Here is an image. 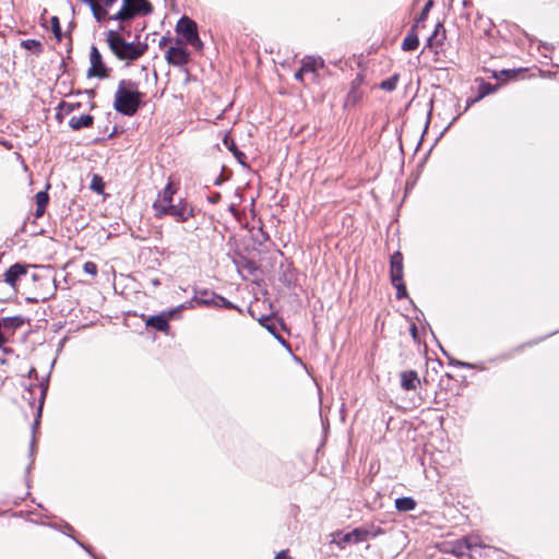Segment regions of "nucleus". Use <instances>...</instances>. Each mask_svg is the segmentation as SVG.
Returning <instances> with one entry per match:
<instances>
[{
    "mask_svg": "<svg viewBox=\"0 0 559 559\" xmlns=\"http://www.w3.org/2000/svg\"><path fill=\"white\" fill-rule=\"evenodd\" d=\"M106 43L112 55L126 64L141 58L147 49L146 44L127 41L119 32L112 29L106 33Z\"/></svg>",
    "mask_w": 559,
    "mask_h": 559,
    "instance_id": "nucleus-1",
    "label": "nucleus"
},
{
    "mask_svg": "<svg viewBox=\"0 0 559 559\" xmlns=\"http://www.w3.org/2000/svg\"><path fill=\"white\" fill-rule=\"evenodd\" d=\"M141 103V93L135 84L121 81L115 94V109L126 116H132L136 112Z\"/></svg>",
    "mask_w": 559,
    "mask_h": 559,
    "instance_id": "nucleus-2",
    "label": "nucleus"
},
{
    "mask_svg": "<svg viewBox=\"0 0 559 559\" xmlns=\"http://www.w3.org/2000/svg\"><path fill=\"white\" fill-rule=\"evenodd\" d=\"M381 533L382 532L380 528L370 530V527H357L348 533L337 531L331 534V543L335 544L338 548L344 549L349 544H358L365 542L370 536L374 537Z\"/></svg>",
    "mask_w": 559,
    "mask_h": 559,
    "instance_id": "nucleus-3",
    "label": "nucleus"
},
{
    "mask_svg": "<svg viewBox=\"0 0 559 559\" xmlns=\"http://www.w3.org/2000/svg\"><path fill=\"white\" fill-rule=\"evenodd\" d=\"M37 274L29 273L28 266L22 263L11 265L4 273V283L9 285L13 292L19 293L21 285L29 281H36Z\"/></svg>",
    "mask_w": 559,
    "mask_h": 559,
    "instance_id": "nucleus-4",
    "label": "nucleus"
},
{
    "mask_svg": "<svg viewBox=\"0 0 559 559\" xmlns=\"http://www.w3.org/2000/svg\"><path fill=\"white\" fill-rule=\"evenodd\" d=\"M151 12V4L147 0H122L121 9L111 15V20L128 21L138 14H147Z\"/></svg>",
    "mask_w": 559,
    "mask_h": 559,
    "instance_id": "nucleus-5",
    "label": "nucleus"
},
{
    "mask_svg": "<svg viewBox=\"0 0 559 559\" xmlns=\"http://www.w3.org/2000/svg\"><path fill=\"white\" fill-rule=\"evenodd\" d=\"M176 31L182 36L187 45H190L198 50L202 49L203 43L199 37L198 26L194 21L187 16H182L177 23Z\"/></svg>",
    "mask_w": 559,
    "mask_h": 559,
    "instance_id": "nucleus-6",
    "label": "nucleus"
},
{
    "mask_svg": "<svg viewBox=\"0 0 559 559\" xmlns=\"http://www.w3.org/2000/svg\"><path fill=\"white\" fill-rule=\"evenodd\" d=\"M198 306H212L216 308H234V305L226 298L211 293L207 290L200 292L198 296H194L190 301V307Z\"/></svg>",
    "mask_w": 559,
    "mask_h": 559,
    "instance_id": "nucleus-7",
    "label": "nucleus"
},
{
    "mask_svg": "<svg viewBox=\"0 0 559 559\" xmlns=\"http://www.w3.org/2000/svg\"><path fill=\"white\" fill-rule=\"evenodd\" d=\"M175 193L176 190L170 182L158 193L153 203V210L156 217L159 218L166 215V209L173 204Z\"/></svg>",
    "mask_w": 559,
    "mask_h": 559,
    "instance_id": "nucleus-8",
    "label": "nucleus"
},
{
    "mask_svg": "<svg viewBox=\"0 0 559 559\" xmlns=\"http://www.w3.org/2000/svg\"><path fill=\"white\" fill-rule=\"evenodd\" d=\"M166 215L173 216L178 223H185L193 217L194 211L185 200H179L178 203L171 204L166 209Z\"/></svg>",
    "mask_w": 559,
    "mask_h": 559,
    "instance_id": "nucleus-9",
    "label": "nucleus"
},
{
    "mask_svg": "<svg viewBox=\"0 0 559 559\" xmlns=\"http://www.w3.org/2000/svg\"><path fill=\"white\" fill-rule=\"evenodd\" d=\"M91 68L88 70L90 76L105 78L107 76V68L103 62L102 55L97 47L92 46L90 52Z\"/></svg>",
    "mask_w": 559,
    "mask_h": 559,
    "instance_id": "nucleus-10",
    "label": "nucleus"
},
{
    "mask_svg": "<svg viewBox=\"0 0 559 559\" xmlns=\"http://www.w3.org/2000/svg\"><path fill=\"white\" fill-rule=\"evenodd\" d=\"M82 2L90 5L94 17L100 22L107 15L109 9L116 3V0H81Z\"/></svg>",
    "mask_w": 559,
    "mask_h": 559,
    "instance_id": "nucleus-11",
    "label": "nucleus"
},
{
    "mask_svg": "<svg viewBox=\"0 0 559 559\" xmlns=\"http://www.w3.org/2000/svg\"><path fill=\"white\" fill-rule=\"evenodd\" d=\"M167 62L173 66H183L189 60V52L181 46L170 47L165 56Z\"/></svg>",
    "mask_w": 559,
    "mask_h": 559,
    "instance_id": "nucleus-12",
    "label": "nucleus"
},
{
    "mask_svg": "<svg viewBox=\"0 0 559 559\" xmlns=\"http://www.w3.org/2000/svg\"><path fill=\"white\" fill-rule=\"evenodd\" d=\"M401 386L405 391H414L420 384L418 374L414 370H406L400 373Z\"/></svg>",
    "mask_w": 559,
    "mask_h": 559,
    "instance_id": "nucleus-13",
    "label": "nucleus"
},
{
    "mask_svg": "<svg viewBox=\"0 0 559 559\" xmlns=\"http://www.w3.org/2000/svg\"><path fill=\"white\" fill-rule=\"evenodd\" d=\"M169 320H170V314L159 313L157 316H152V317L147 318L145 323L147 326H151L157 331L167 332L169 329Z\"/></svg>",
    "mask_w": 559,
    "mask_h": 559,
    "instance_id": "nucleus-14",
    "label": "nucleus"
},
{
    "mask_svg": "<svg viewBox=\"0 0 559 559\" xmlns=\"http://www.w3.org/2000/svg\"><path fill=\"white\" fill-rule=\"evenodd\" d=\"M403 280V257L400 252H395L391 257V281L396 283Z\"/></svg>",
    "mask_w": 559,
    "mask_h": 559,
    "instance_id": "nucleus-15",
    "label": "nucleus"
},
{
    "mask_svg": "<svg viewBox=\"0 0 559 559\" xmlns=\"http://www.w3.org/2000/svg\"><path fill=\"white\" fill-rule=\"evenodd\" d=\"M93 117L91 115L73 116L69 120V126L73 130H80L92 126Z\"/></svg>",
    "mask_w": 559,
    "mask_h": 559,
    "instance_id": "nucleus-16",
    "label": "nucleus"
},
{
    "mask_svg": "<svg viewBox=\"0 0 559 559\" xmlns=\"http://www.w3.org/2000/svg\"><path fill=\"white\" fill-rule=\"evenodd\" d=\"M259 323L265 328L272 335H274L281 343L285 344V341L278 335L277 323L270 317H262L259 319Z\"/></svg>",
    "mask_w": 559,
    "mask_h": 559,
    "instance_id": "nucleus-17",
    "label": "nucleus"
},
{
    "mask_svg": "<svg viewBox=\"0 0 559 559\" xmlns=\"http://www.w3.org/2000/svg\"><path fill=\"white\" fill-rule=\"evenodd\" d=\"M416 502L411 497H402L395 500V508L401 512H407L414 510Z\"/></svg>",
    "mask_w": 559,
    "mask_h": 559,
    "instance_id": "nucleus-18",
    "label": "nucleus"
},
{
    "mask_svg": "<svg viewBox=\"0 0 559 559\" xmlns=\"http://www.w3.org/2000/svg\"><path fill=\"white\" fill-rule=\"evenodd\" d=\"M323 61L314 57H306L302 60L301 69L305 73L314 72L318 67H322Z\"/></svg>",
    "mask_w": 559,
    "mask_h": 559,
    "instance_id": "nucleus-19",
    "label": "nucleus"
},
{
    "mask_svg": "<svg viewBox=\"0 0 559 559\" xmlns=\"http://www.w3.org/2000/svg\"><path fill=\"white\" fill-rule=\"evenodd\" d=\"M35 198H36V204H37L36 216L39 217L45 212V207L49 201V197L46 191H39L36 193Z\"/></svg>",
    "mask_w": 559,
    "mask_h": 559,
    "instance_id": "nucleus-20",
    "label": "nucleus"
},
{
    "mask_svg": "<svg viewBox=\"0 0 559 559\" xmlns=\"http://www.w3.org/2000/svg\"><path fill=\"white\" fill-rule=\"evenodd\" d=\"M419 45V40L417 35L414 32H411L407 34V36L404 38L402 43V48L405 51L415 50Z\"/></svg>",
    "mask_w": 559,
    "mask_h": 559,
    "instance_id": "nucleus-21",
    "label": "nucleus"
},
{
    "mask_svg": "<svg viewBox=\"0 0 559 559\" xmlns=\"http://www.w3.org/2000/svg\"><path fill=\"white\" fill-rule=\"evenodd\" d=\"M459 545H464V547L468 550H473L477 547H485V545L480 542L479 537L474 535L465 537L464 539L461 540Z\"/></svg>",
    "mask_w": 559,
    "mask_h": 559,
    "instance_id": "nucleus-22",
    "label": "nucleus"
},
{
    "mask_svg": "<svg viewBox=\"0 0 559 559\" xmlns=\"http://www.w3.org/2000/svg\"><path fill=\"white\" fill-rule=\"evenodd\" d=\"M21 46L26 50L34 51L35 53H40L43 49L40 41L36 39L22 40Z\"/></svg>",
    "mask_w": 559,
    "mask_h": 559,
    "instance_id": "nucleus-23",
    "label": "nucleus"
},
{
    "mask_svg": "<svg viewBox=\"0 0 559 559\" xmlns=\"http://www.w3.org/2000/svg\"><path fill=\"white\" fill-rule=\"evenodd\" d=\"M519 72H521V70H502L499 74H496L495 78L506 82L515 79Z\"/></svg>",
    "mask_w": 559,
    "mask_h": 559,
    "instance_id": "nucleus-24",
    "label": "nucleus"
},
{
    "mask_svg": "<svg viewBox=\"0 0 559 559\" xmlns=\"http://www.w3.org/2000/svg\"><path fill=\"white\" fill-rule=\"evenodd\" d=\"M397 81H399V76L397 75H393V76L384 80L381 83V88H383L384 91H388V92H392V91H394L396 88Z\"/></svg>",
    "mask_w": 559,
    "mask_h": 559,
    "instance_id": "nucleus-25",
    "label": "nucleus"
},
{
    "mask_svg": "<svg viewBox=\"0 0 559 559\" xmlns=\"http://www.w3.org/2000/svg\"><path fill=\"white\" fill-rule=\"evenodd\" d=\"M393 286L396 288V298L401 299L406 296V287L402 281H397L396 283H392Z\"/></svg>",
    "mask_w": 559,
    "mask_h": 559,
    "instance_id": "nucleus-26",
    "label": "nucleus"
},
{
    "mask_svg": "<svg viewBox=\"0 0 559 559\" xmlns=\"http://www.w3.org/2000/svg\"><path fill=\"white\" fill-rule=\"evenodd\" d=\"M51 28H52L55 36L58 39H60L61 38V27H60V23H59V20L57 16H53L51 19Z\"/></svg>",
    "mask_w": 559,
    "mask_h": 559,
    "instance_id": "nucleus-27",
    "label": "nucleus"
},
{
    "mask_svg": "<svg viewBox=\"0 0 559 559\" xmlns=\"http://www.w3.org/2000/svg\"><path fill=\"white\" fill-rule=\"evenodd\" d=\"M85 273L95 276L97 274V265L94 262L87 261L83 265Z\"/></svg>",
    "mask_w": 559,
    "mask_h": 559,
    "instance_id": "nucleus-28",
    "label": "nucleus"
},
{
    "mask_svg": "<svg viewBox=\"0 0 559 559\" xmlns=\"http://www.w3.org/2000/svg\"><path fill=\"white\" fill-rule=\"evenodd\" d=\"M432 5H433V0H428L419 15L418 21H423L427 17V14L430 11V9L432 8Z\"/></svg>",
    "mask_w": 559,
    "mask_h": 559,
    "instance_id": "nucleus-29",
    "label": "nucleus"
},
{
    "mask_svg": "<svg viewBox=\"0 0 559 559\" xmlns=\"http://www.w3.org/2000/svg\"><path fill=\"white\" fill-rule=\"evenodd\" d=\"M91 188L97 192H102L103 190V182L102 180L98 178V177H94L92 183H91Z\"/></svg>",
    "mask_w": 559,
    "mask_h": 559,
    "instance_id": "nucleus-30",
    "label": "nucleus"
},
{
    "mask_svg": "<svg viewBox=\"0 0 559 559\" xmlns=\"http://www.w3.org/2000/svg\"><path fill=\"white\" fill-rule=\"evenodd\" d=\"M186 308H191L190 307V301L188 304H183V305H180L179 307L175 308V309H171L167 312H162L163 314H170V319H173V317L176 314L177 311L181 310V309H186Z\"/></svg>",
    "mask_w": 559,
    "mask_h": 559,
    "instance_id": "nucleus-31",
    "label": "nucleus"
},
{
    "mask_svg": "<svg viewBox=\"0 0 559 559\" xmlns=\"http://www.w3.org/2000/svg\"><path fill=\"white\" fill-rule=\"evenodd\" d=\"M186 308H191L190 307V301L188 304H183V305H180L179 307L175 308V309H171L167 312H162L163 314H170V319H173V317L176 314L177 311L181 310V309H186Z\"/></svg>",
    "mask_w": 559,
    "mask_h": 559,
    "instance_id": "nucleus-32",
    "label": "nucleus"
},
{
    "mask_svg": "<svg viewBox=\"0 0 559 559\" xmlns=\"http://www.w3.org/2000/svg\"><path fill=\"white\" fill-rule=\"evenodd\" d=\"M451 365L459 366L461 368H469V369L474 368L473 364L464 362V361H460V360L452 361Z\"/></svg>",
    "mask_w": 559,
    "mask_h": 559,
    "instance_id": "nucleus-33",
    "label": "nucleus"
},
{
    "mask_svg": "<svg viewBox=\"0 0 559 559\" xmlns=\"http://www.w3.org/2000/svg\"><path fill=\"white\" fill-rule=\"evenodd\" d=\"M461 543V540L456 542L455 544V552L460 556L464 555L465 550H467L464 545L460 546L459 544Z\"/></svg>",
    "mask_w": 559,
    "mask_h": 559,
    "instance_id": "nucleus-34",
    "label": "nucleus"
},
{
    "mask_svg": "<svg viewBox=\"0 0 559 559\" xmlns=\"http://www.w3.org/2000/svg\"><path fill=\"white\" fill-rule=\"evenodd\" d=\"M275 559H288V554L286 550H282L276 554Z\"/></svg>",
    "mask_w": 559,
    "mask_h": 559,
    "instance_id": "nucleus-35",
    "label": "nucleus"
},
{
    "mask_svg": "<svg viewBox=\"0 0 559 559\" xmlns=\"http://www.w3.org/2000/svg\"><path fill=\"white\" fill-rule=\"evenodd\" d=\"M304 74H305V72H304V71H302V69L300 68V69L295 73V79H296V80H298V81H302Z\"/></svg>",
    "mask_w": 559,
    "mask_h": 559,
    "instance_id": "nucleus-36",
    "label": "nucleus"
},
{
    "mask_svg": "<svg viewBox=\"0 0 559 559\" xmlns=\"http://www.w3.org/2000/svg\"><path fill=\"white\" fill-rule=\"evenodd\" d=\"M150 283H151V285H152V286H154V287H157V286H159V285H160V282H159V280H158L157 277L152 278V280L150 281Z\"/></svg>",
    "mask_w": 559,
    "mask_h": 559,
    "instance_id": "nucleus-37",
    "label": "nucleus"
},
{
    "mask_svg": "<svg viewBox=\"0 0 559 559\" xmlns=\"http://www.w3.org/2000/svg\"><path fill=\"white\" fill-rule=\"evenodd\" d=\"M411 332H412L413 337L416 338L417 330H416V328L414 325L412 326Z\"/></svg>",
    "mask_w": 559,
    "mask_h": 559,
    "instance_id": "nucleus-38",
    "label": "nucleus"
},
{
    "mask_svg": "<svg viewBox=\"0 0 559 559\" xmlns=\"http://www.w3.org/2000/svg\"><path fill=\"white\" fill-rule=\"evenodd\" d=\"M440 26H441L440 24H438V25H437V28H436V31H435L433 35H432L431 37H429V41H430V40H432V37H433V36H436V33H437V31H438V28H439Z\"/></svg>",
    "mask_w": 559,
    "mask_h": 559,
    "instance_id": "nucleus-39",
    "label": "nucleus"
},
{
    "mask_svg": "<svg viewBox=\"0 0 559 559\" xmlns=\"http://www.w3.org/2000/svg\"><path fill=\"white\" fill-rule=\"evenodd\" d=\"M41 406H43V402L40 403V405L38 407V418L40 417Z\"/></svg>",
    "mask_w": 559,
    "mask_h": 559,
    "instance_id": "nucleus-40",
    "label": "nucleus"
},
{
    "mask_svg": "<svg viewBox=\"0 0 559 559\" xmlns=\"http://www.w3.org/2000/svg\"><path fill=\"white\" fill-rule=\"evenodd\" d=\"M163 44H165V38H163V39L160 40V43H159V45H163Z\"/></svg>",
    "mask_w": 559,
    "mask_h": 559,
    "instance_id": "nucleus-41",
    "label": "nucleus"
}]
</instances>
